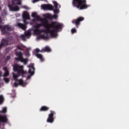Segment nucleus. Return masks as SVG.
Listing matches in <instances>:
<instances>
[{"label":"nucleus","instance_id":"nucleus-1","mask_svg":"<svg viewBox=\"0 0 129 129\" xmlns=\"http://www.w3.org/2000/svg\"><path fill=\"white\" fill-rule=\"evenodd\" d=\"M41 23H38L33 26V29L35 35H40L42 33L50 34L52 38H56L58 32L62 30L63 24L56 22H52L49 24L46 19H40Z\"/></svg>","mask_w":129,"mask_h":129},{"label":"nucleus","instance_id":"nucleus-2","mask_svg":"<svg viewBox=\"0 0 129 129\" xmlns=\"http://www.w3.org/2000/svg\"><path fill=\"white\" fill-rule=\"evenodd\" d=\"M13 70L14 72H17L18 74H15L13 73V78L15 81H18V83H14L15 87H18L19 85H22V86H25L26 85V83L24 82L22 79L18 80V77L20 76V75H24L26 73L24 71V66H19L18 64H15L13 66Z\"/></svg>","mask_w":129,"mask_h":129},{"label":"nucleus","instance_id":"nucleus-3","mask_svg":"<svg viewBox=\"0 0 129 129\" xmlns=\"http://www.w3.org/2000/svg\"><path fill=\"white\" fill-rule=\"evenodd\" d=\"M86 3V0H73L72 5L79 11H82L90 7V5H87Z\"/></svg>","mask_w":129,"mask_h":129},{"label":"nucleus","instance_id":"nucleus-4","mask_svg":"<svg viewBox=\"0 0 129 129\" xmlns=\"http://www.w3.org/2000/svg\"><path fill=\"white\" fill-rule=\"evenodd\" d=\"M15 55L17 57L15 58L16 61H20V62L24 63V65H27L28 64L29 59H28V58H24V57H23V53L20 51H17Z\"/></svg>","mask_w":129,"mask_h":129},{"label":"nucleus","instance_id":"nucleus-5","mask_svg":"<svg viewBox=\"0 0 129 129\" xmlns=\"http://www.w3.org/2000/svg\"><path fill=\"white\" fill-rule=\"evenodd\" d=\"M17 5L21 6V5H22V2H21V1H18L17 3L16 4L14 1H12V4L8 5V8H9L10 11L11 12H18L20 11V8L17 6Z\"/></svg>","mask_w":129,"mask_h":129},{"label":"nucleus","instance_id":"nucleus-6","mask_svg":"<svg viewBox=\"0 0 129 129\" xmlns=\"http://www.w3.org/2000/svg\"><path fill=\"white\" fill-rule=\"evenodd\" d=\"M0 30L3 34H9V32L14 31V27L10 25H5L2 26L0 25Z\"/></svg>","mask_w":129,"mask_h":129},{"label":"nucleus","instance_id":"nucleus-7","mask_svg":"<svg viewBox=\"0 0 129 129\" xmlns=\"http://www.w3.org/2000/svg\"><path fill=\"white\" fill-rule=\"evenodd\" d=\"M84 20V17H80L76 19H74L72 21V24H74V25H75L76 28H79V26H80V22H83Z\"/></svg>","mask_w":129,"mask_h":129},{"label":"nucleus","instance_id":"nucleus-8","mask_svg":"<svg viewBox=\"0 0 129 129\" xmlns=\"http://www.w3.org/2000/svg\"><path fill=\"white\" fill-rule=\"evenodd\" d=\"M56 114L55 111L50 110V113L48 114V117L47 119V122L52 123L54 122V115Z\"/></svg>","mask_w":129,"mask_h":129},{"label":"nucleus","instance_id":"nucleus-9","mask_svg":"<svg viewBox=\"0 0 129 129\" xmlns=\"http://www.w3.org/2000/svg\"><path fill=\"white\" fill-rule=\"evenodd\" d=\"M27 20L28 19H23V22L24 23V24L23 23H18L17 25L19 27V28H20V29H22L23 30V31H26V29H27V25L28 23H27Z\"/></svg>","mask_w":129,"mask_h":129},{"label":"nucleus","instance_id":"nucleus-10","mask_svg":"<svg viewBox=\"0 0 129 129\" xmlns=\"http://www.w3.org/2000/svg\"><path fill=\"white\" fill-rule=\"evenodd\" d=\"M53 4L54 6V8L55 9L53 10V13L54 14H59V9H58V7H59V8H61V5H59L57 3V2L56 1H53Z\"/></svg>","mask_w":129,"mask_h":129},{"label":"nucleus","instance_id":"nucleus-11","mask_svg":"<svg viewBox=\"0 0 129 129\" xmlns=\"http://www.w3.org/2000/svg\"><path fill=\"white\" fill-rule=\"evenodd\" d=\"M9 45V40L7 39H3L0 43V50L4 47V46H8Z\"/></svg>","mask_w":129,"mask_h":129},{"label":"nucleus","instance_id":"nucleus-12","mask_svg":"<svg viewBox=\"0 0 129 129\" xmlns=\"http://www.w3.org/2000/svg\"><path fill=\"white\" fill-rule=\"evenodd\" d=\"M41 7L43 10H49V11H53V10H54V7L49 4L42 5Z\"/></svg>","mask_w":129,"mask_h":129},{"label":"nucleus","instance_id":"nucleus-13","mask_svg":"<svg viewBox=\"0 0 129 129\" xmlns=\"http://www.w3.org/2000/svg\"><path fill=\"white\" fill-rule=\"evenodd\" d=\"M29 68H30L29 70L28 73L32 76V75H34V73H35V68L34 67V64H30L28 66Z\"/></svg>","mask_w":129,"mask_h":129},{"label":"nucleus","instance_id":"nucleus-14","mask_svg":"<svg viewBox=\"0 0 129 129\" xmlns=\"http://www.w3.org/2000/svg\"><path fill=\"white\" fill-rule=\"evenodd\" d=\"M48 33H45L44 34H42L39 35L37 37V40H41V39H44V40H48L49 39Z\"/></svg>","mask_w":129,"mask_h":129},{"label":"nucleus","instance_id":"nucleus-15","mask_svg":"<svg viewBox=\"0 0 129 129\" xmlns=\"http://www.w3.org/2000/svg\"><path fill=\"white\" fill-rule=\"evenodd\" d=\"M45 18L48 19L49 20H52V19H57L58 18V15L54 14L53 16L50 14H47L45 15Z\"/></svg>","mask_w":129,"mask_h":129},{"label":"nucleus","instance_id":"nucleus-16","mask_svg":"<svg viewBox=\"0 0 129 129\" xmlns=\"http://www.w3.org/2000/svg\"><path fill=\"white\" fill-rule=\"evenodd\" d=\"M22 18L24 19L30 20V14L27 11H24L22 14Z\"/></svg>","mask_w":129,"mask_h":129},{"label":"nucleus","instance_id":"nucleus-17","mask_svg":"<svg viewBox=\"0 0 129 129\" xmlns=\"http://www.w3.org/2000/svg\"><path fill=\"white\" fill-rule=\"evenodd\" d=\"M32 18H35V19H36V21H41V17H40V16L37 15V13L36 12H33L32 14Z\"/></svg>","mask_w":129,"mask_h":129},{"label":"nucleus","instance_id":"nucleus-18","mask_svg":"<svg viewBox=\"0 0 129 129\" xmlns=\"http://www.w3.org/2000/svg\"><path fill=\"white\" fill-rule=\"evenodd\" d=\"M52 51L50 47L46 46H45L44 48H43L41 50V52H50Z\"/></svg>","mask_w":129,"mask_h":129},{"label":"nucleus","instance_id":"nucleus-19","mask_svg":"<svg viewBox=\"0 0 129 129\" xmlns=\"http://www.w3.org/2000/svg\"><path fill=\"white\" fill-rule=\"evenodd\" d=\"M35 56L38 58V59H40L41 62H44L45 59L43 57V55L40 54V53H36Z\"/></svg>","mask_w":129,"mask_h":129},{"label":"nucleus","instance_id":"nucleus-20","mask_svg":"<svg viewBox=\"0 0 129 129\" xmlns=\"http://www.w3.org/2000/svg\"><path fill=\"white\" fill-rule=\"evenodd\" d=\"M50 109V108L49 107H47L46 106H42L40 109V111H48Z\"/></svg>","mask_w":129,"mask_h":129},{"label":"nucleus","instance_id":"nucleus-21","mask_svg":"<svg viewBox=\"0 0 129 129\" xmlns=\"http://www.w3.org/2000/svg\"><path fill=\"white\" fill-rule=\"evenodd\" d=\"M1 15L2 17H6L8 15V11L6 9H4L3 11L2 12Z\"/></svg>","mask_w":129,"mask_h":129},{"label":"nucleus","instance_id":"nucleus-22","mask_svg":"<svg viewBox=\"0 0 129 129\" xmlns=\"http://www.w3.org/2000/svg\"><path fill=\"white\" fill-rule=\"evenodd\" d=\"M10 75V73H9V71H6L4 74V77H7Z\"/></svg>","mask_w":129,"mask_h":129},{"label":"nucleus","instance_id":"nucleus-23","mask_svg":"<svg viewBox=\"0 0 129 129\" xmlns=\"http://www.w3.org/2000/svg\"><path fill=\"white\" fill-rule=\"evenodd\" d=\"M25 37H27V38L30 37V36H31V32L28 31L25 33Z\"/></svg>","mask_w":129,"mask_h":129},{"label":"nucleus","instance_id":"nucleus-24","mask_svg":"<svg viewBox=\"0 0 129 129\" xmlns=\"http://www.w3.org/2000/svg\"><path fill=\"white\" fill-rule=\"evenodd\" d=\"M4 102V96L0 95V104H2Z\"/></svg>","mask_w":129,"mask_h":129},{"label":"nucleus","instance_id":"nucleus-25","mask_svg":"<svg viewBox=\"0 0 129 129\" xmlns=\"http://www.w3.org/2000/svg\"><path fill=\"white\" fill-rule=\"evenodd\" d=\"M2 113H6L7 112V107H4L2 109L1 111H0Z\"/></svg>","mask_w":129,"mask_h":129},{"label":"nucleus","instance_id":"nucleus-26","mask_svg":"<svg viewBox=\"0 0 129 129\" xmlns=\"http://www.w3.org/2000/svg\"><path fill=\"white\" fill-rule=\"evenodd\" d=\"M21 38L23 40V41H26V35H21Z\"/></svg>","mask_w":129,"mask_h":129},{"label":"nucleus","instance_id":"nucleus-27","mask_svg":"<svg viewBox=\"0 0 129 129\" xmlns=\"http://www.w3.org/2000/svg\"><path fill=\"white\" fill-rule=\"evenodd\" d=\"M17 48L18 50H20L21 51H24V49H23V48H22V46H21L20 45H17Z\"/></svg>","mask_w":129,"mask_h":129},{"label":"nucleus","instance_id":"nucleus-28","mask_svg":"<svg viewBox=\"0 0 129 129\" xmlns=\"http://www.w3.org/2000/svg\"><path fill=\"white\" fill-rule=\"evenodd\" d=\"M71 32H72V34H74V33H76V32H77L76 29H75V28H73V29L71 30Z\"/></svg>","mask_w":129,"mask_h":129},{"label":"nucleus","instance_id":"nucleus-29","mask_svg":"<svg viewBox=\"0 0 129 129\" xmlns=\"http://www.w3.org/2000/svg\"><path fill=\"white\" fill-rule=\"evenodd\" d=\"M4 80H5V82H6V83H9V82H10V79H8V78L4 79Z\"/></svg>","mask_w":129,"mask_h":129},{"label":"nucleus","instance_id":"nucleus-30","mask_svg":"<svg viewBox=\"0 0 129 129\" xmlns=\"http://www.w3.org/2000/svg\"><path fill=\"white\" fill-rule=\"evenodd\" d=\"M11 59V56L10 55H8L6 57V60H7V61H9V60Z\"/></svg>","mask_w":129,"mask_h":129},{"label":"nucleus","instance_id":"nucleus-31","mask_svg":"<svg viewBox=\"0 0 129 129\" xmlns=\"http://www.w3.org/2000/svg\"><path fill=\"white\" fill-rule=\"evenodd\" d=\"M39 52H41V51H40V49H39V48H36V49H35V52L36 53V54H37V53H39Z\"/></svg>","mask_w":129,"mask_h":129},{"label":"nucleus","instance_id":"nucleus-32","mask_svg":"<svg viewBox=\"0 0 129 129\" xmlns=\"http://www.w3.org/2000/svg\"><path fill=\"white\" fill-rule=\"evenodd\" d=\"M23 9H25V10H29V7H28V6H23Z\"/></svg>","mask_w":129,"mask_h":129},{"label":"nucleus","instance_id":"nucleus-33","mask_svg":"<svg viewBox=\"0 0 129 129\" xmlns=\"http://www.w3.org/2000/svg\"><path fill=\"white\" fill-rule=\"evenodd\" d=\"M3 70H4L5 72L8 71V68H7V67H6L3 68Z\"/></svg>","mask_w":129,"mask_h":129},{"label":"nucleus","instance_id":"nucleus-34","mask_svg":"<svg viewBox=\"0 0 129 129\" xmlns=\"http://www.w3.org/2000/svg\"><path fill=\"white\" fill-rule=\"evenodd\" d=\"M2 76H3V72L0 71V77H2Z\"/></svg>","mask_w":129,"mask_h":129},{"label":"nucleus","instance_id":"nucleus-35","mask_svg":"<svg viewBox=\"0 0 129 129\" xmlns=\"http://www.w3.org/2000/svg\"><path fill=\"white\" fill-rule=\"evenodd\" d=\"M2 22H3V20L2 19V18L0 17V24H2Z\"/></svg>","mask_w":129,"mask_h":129},{"label":"nucleus","instance_id":"nucleus-36","mask_svg":"<svg viewBox=\"0 0 129 129\" xmlns=\"http://www.w3.org/2000/svg\"><path fill=\"white\" fill-rule=\"evenodd\" d=\"M30 76H28V77H27V79H29V78H30Z\"/></svg>","mask_w":129,"mask_h":129},{"label":"nucleus","instance_id":"nucleus-37","mask_svg":"<svg viewBox=\"0 0 129 129\" xmlns=\"http://www.w3.org/2000/svg\"><path fill=\"white\" fill-rule=\"evenodd\" d=\"M1 10H2V8L0 7V11H1Z\"/></svg>","mask_w":129,"mask_h":129},{"label":"nucleus","instance_id":"nucleus-38","mask_svg":"<svg viewBox=\"0 0 129 129\" xmlns=\"http://www.w3.org/2000/svg\"><path fill=\"white\" fill-rule=\"evenodd\" d=\"M27 54H29V52H27Z\"/></svg>","mask_w":129,"mask_h":129}]
</instances>
